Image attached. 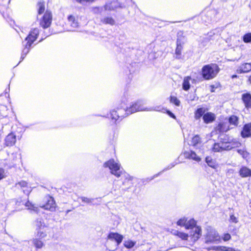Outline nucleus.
I'll use <instances>...</instances> for the list:
<instances>
[{
	"mask_svg": "<svg viewBox=\"0 0 251 251\" xmlns=\"http://www.w3.org/2000/svg\"><path fill=\"white\" fill-rule=\"evenodd\" d=\"M230 221L234 223H237L238 222L237 218L233 214L230 215Z\"/></svg>",
	"mask_w": 251,
	"mask_h": 251,
	"instance_id": "79ce46f5",
	"label": "nucleus"
},
{
	"mask_svg": "<svg viewBox=\"0 0 251 251\" xmlns=\"http://www.w3.org/2000/svg\"><path fill=\"white\" fill-rule=\"evenodd\" d=\"M38 13V14H41L44 13L45 11V2L40 1L37 4Z\"/></svg>",
	"mask_w": 251,
	"mask_h": 251,
	"instance_id": "393cba45",
	"label": "nucleus"
},
{
	"mask_svg": "<svg viewBox=\"0 0 251 251\" xmlns=\"http://www.w3.org/2000/svg\"><path fill=\"white\" fill-rule=\"evenodd\" d=\"M239 173L242 177H247L251 176V170L246 166L242 167Z\"/></svg>",
	"mask_w": 251,
	"mask_h": 251,
	"instance_id": "4468645a",
	"label": "nucleus"
},
{
	"mask_svg": "<svg viewBox=\"0 0 251 251\" xmlns=\"http://www.w3.org/2000/svg\"><path fill=\"white\" fill-rule=\"evenodd\" d=\"M206 243H216L220 241V236L218 232L211 227L206 228V233L204 235Z\"/></svg>",
	"mask_w": 251,
	"mask_h": 251,
	"instance_id": "20e7f679",
	"label": "nucleus"
},
{
	"mask_svg": "<svg viewBox=\"0 0 251 251\" xmlns=\"http://www.w3.org/2000/svg\"><path fill=\"white\" fill-rule=\"evenodd\" d=\"M30 46H29L27 44V42L26 43V45H25V49L23 50L22 55H21V59L22 60H23L24 58L25 57L26 54L29 52V48Z\"/></svg>",
	"mask_w": 251,
	"mask_h": 251,
	"instance_id": "7c9ffc66",
	"label": "nucleus"
},
{
	"mask_svg": "<svg viewBox=\"0 0 251 251\" xmlns=\"http://www.w3.org/2000/svg\"><path fill=\"white\" fill-rule=\"evenodd\" d=\"M206 109L204 107L198 108L195 112L194 117L196 120H199L206 112Z\"/></svg>",
	"mask_w": 251,
	"mask_h": 251,
	"instance_id": "a211bd4d",
	"label": "nucleus"
},
{
	"mask_svg": "<svg viewBox=\"0 0 251 251\" xmlns=\"http://www.w3.org/2000/svg\"><path fill=\"white\" fill-rule=\"evenodd\" d=\"M30 191V190H24V193L28 194H29Z\"/></svg>",
	"mask_w": 251,
	"mask_h": 251,
	"instance_id": "3c124183",
	"label": "nucleus"
},
{
	"mask_svg": "<svg viewBox=\"0 0 251 251\" xmlns=\"http://www.w3.org/2000/svg\"><path fill=\"white\" fill-rule=\"evenodd\" d=\"M238 118H237V117H236V116H234V115L231 116L229 118V123L231 125H233L234 126H237L238 125Z\"/></svg>",
	"mask_w": 251,
	"mask_h": 251,
	"instance_id": "c756f323",
	"label": "nucleus"
},
{
	"mask_svg": "<svg viewBox=\"0 0 251 251\" xmlns=\"http://www.w3.org/2000/svg\"><path fill=\"white\" fill-rule=\"evenodd\" d=\"M5 176V173L4 172V170L2 168H0V179H2Z\"/></svg>",
	"mask_w": 251,
	"mask_h": 251,
	"instance_id": "49530a36",
	"label": "nucleus"
},
{
	"mask_svg": "<svg viewBox=\"0 0 251 251\" xmlns=\"http://www.w3.org/2000/svg\"><path fill=\"white\" fill-rule=\"evenodd\" d=\"M251 123L245 124L242 131H241V136L243 138L249 137L251 135Z\"/></svg>",
	"mask_w": 251,
	"mask_h": 251,
	"instance_id": "f8f14e48",
	"label": "nucleus"
},
{
	"mask_svg": "<svg viewBox=\"0 0 251 251\" xmlns=\"http://www.w3.org/2000/svg\"><path fill=\"white\" fill-rule=\"evenodd\" d=\"M174 234L176 235H177L179 238H181L182 240H187V238L188 237V234L183 232H179L176 230L175 231Z\"/></svg>",
	"mask_w": 251,
	"mask_h": 251,
	"instance_id": "cd10ccee",
	"label": "nucleus"
},
{
	"mask_svg": "<svg viewBox=\"0 0 251 251\" xmlns=\"http://www.w3.org/2000/svg\"><path fill=\"white\" fill-rule=\"evenodd\" d=\"M191 79V77L190 76H186L184 78L182 83V88L184 90L187 91L190 89V80Z\"/></svg>",
	"mask_w": 251,
	"mask_h": 251,
	"instance_id": "aec40b11",
	"label": "nucleus"
},
{
	"mask_svg": "<svg viewBox=\"0 0 251 251\" xmlns=\"http://www.w3.org/2000/svg\"><path fill=\"white\" fill-rule=\"evenodd\" d=\"M251 71V64L249 63H245L240 65L238 69L237 72L238 73H246Z\"/></svg>",
	"mask_w": 251,
	"mask_h": 251,
	"instance_id": "9d476101",
	"label": "nucleus"
},
{
	"mask_svg": "<svg viewBox=\"0 0 251 251\" xmlns=\"http://www.w3.org/2000/svg\"><path fill=\"white\" fill-rule=\"evenodd\" d=\"M174 166H175V165H172V166L170 168H171L173 167Z\"/></svg>",
	"mask_w": 251,
	"mask_h": 251,
	"instance_id": "5fc2aeb1",
	"label": "nucleus"
},
{
	"mask_svg": "<svg viewBox=\"0 0 251 251\" xmlns=\"http://www.w3.org/2000/svg\"><path fill=\"white\" fill-rule=\"evenodd\" d=\"M104 167H108L111 171V173L117 177H119L124 173L123 169L120 164L115 161L114 159H110L103 164Z\"/></svg>",
	"mask_w": 251,
	"mask_h": 251,
	"instance_id": "f03ea898",
	"label": "nucleus"
},
{
	"mask_svg": "<svg viewBox=\"0 0 251 251\" xmlns=\"http://www.w3.org/2000/svg\"><path fill=\"white\" fill-rule=\"evenodd\" d=\"M242 100L245 104V107H251V95L250 93H245L242 95Z\"/></svg>",
	"mask_w": 251,
	"mask_h": 251,
	"instance_id": "ddd939ff",
	"label": "nucleus"
},
{
	"mask_svg": "<svg viewBox=\"0 0 251 251\" xmlns=\"http://www.w3.org/2000/svg\"><path fill=\"white\" fill-rule=\"evenodd\" d=\"M201 143V138L198 135H195L192 139L191 144L193 146H196L199 143Z\"/></svg>",
	"mask_w": 251,
	"mask_h": 251,
	"instance_id": "c85d7f7f",
	"label": "nucleus"
},
{
	"mask_svg": "<svg viewBox=\"0 0 251 251\" xmlns=\"http://www.w3.org/2000/svg\"><path fill=\"white\" fill-rule=\"evenodd\" d=\"M131 106L132 105L126 110H125V108H118L117 111H112L110 113L111 119L114 120V122H116L118 120L121 121L123 118L126 117L129 114H131L129 110Z\"/></svg>",
	"mask_w": 251,
	"mask_h": 251,
	"instance_id": "423d86ee",
	"label": "nucleus"
},
{
	"mask_svg": "<svg viewBox=\"0 0 251 251\" xmlns=\"http://www.w3.org/2000/svg\"><path fill=\"white\" fill-rule=\"evenodd\" d=\"M234 77H237V75H233L232 76V78H234Z\"/></svg>",
	"mask_w": 251,
	"mask_h": 251,
	"instance_id": "603ef678",
	"label": "nucleus"
},
{
	"mask_svg": "<svg viewBox=\"0 0 251 251\" xmlns=\"http://www.w3.org/2000/svg\"><path fill=\"white\" fill-rule=\"evenodd\" d=\"M220 69L216 64L206 65L202 68V76L205 80L212 79L216 77Z\"/></svg>",
	"mask_w": 251,
	"mask_h": 251,
	"instance_id": "f257e3e1",
	"label": "nucleus"
},
{
	"mask_svg": "<svg viewBox=\"0 0 251 251\" xmlns=\"http://www.w3.org/2000/svg\"><path fill=\"white\" fill-rule=\"evenodd\" d=\"M35 225L40 228L45 226V224L41 219H37L35 222Z\"/></svg>",
	"mask_w": 251,
	"mask_h": 251,
	"instance_id": "58836bf2",
	"label": "nucleus"
},
{
	"mask_svg": "<svg viewBox=\"0 0 251 251\" xmlns=\"http://www.w3.org/2000/svg\"><path fill=\"white\" fill-rule=\"evenodd\" d=\"M123 238V236L118 233L111 232L109 233L107 236V239L112 241H115L116 242V248L112 251H114L117 249L118 246L122 242Z\"/></svg>",
	"mask_w": 251,
	"mask_h": 251,
	"instance_id": "0eeeda50",
	"label": "nucleus"
},
{
	"mask_svg": "<svg viewBox=\"0 0 251 251\" xmlns=\"http://www.w3.org/2000/svg\"><path fill=\"white\" fill-rule=\"evenodd\" d=\"M45 209L53 211L55 208V203L54 199L52 197L48 198L47 203L42 206Z\"/></svg>",
	"mask_w": 251,
	"mask_h": 251,
	"instance_id": "9b49d317",
	"label": "nucleus"
},
{
	"mask_svg": "<svg viewBox=\"0 0 251 251\" xmlns=\"http://www.w3.org/2000/svg\"><path fill=\"white\" fill-rule=\"evenodd\" d=\"M27 182L25 181H21L18 182L16 185H20L21 187H25L27 186Z\"/></svg>",
	"mask_w": 251,
	"mask_h": 251,
	"instance_id": "c03bdc74",
	"label": "nucleus"
},
{
	"mask_svg": "<svg viewBox=\"0 0 251 251\" xmlns=\"http://www.w3.org/2000/svg\"><path fill=\"white\" fill-rule=\"evenodd\" d=\"M184 155L186 158L192 159L198 162L201 160V158L197 156L196 153L192 151L185 152Z\"/></svg>",
	"mask_w": 251,
	"mask_h": 251,
	"instance_id": "f3484780",
	"label": "nucleus"
},
{
	"mask_svg": "<svg viewBox=\"0 0 251 251\" xmlns=\"http://www.w3.org/2000/svg\"><path fill=\"white\" fill-rule=\"evenodd\" d=\"M230 238H231V236L229 234L226 233L224 234L223 238L225 241H228L230 239Z\"/></svg>",
	"mask_w": 251,
	"mask_h": 251,
	"instance_id": "a18cd8bd",
	"label": "nucleus"
},
{
	"mask_svg": "<svg viewBox=\"0 0 251 251\" xmlns=\"http://www.w3.org/2000/svg\"><path fill=\"white\" fill-rule=\"evenodd\" d=\"M46 234L43 231H38L37 233V236L40 238H44L46 237Z\"/></svg>",
	"mask_w": 251,
	"mask_h": 251,
	"instance_id": "a19ab883",
	"label": "nucleus"
},
{
	"mask_svg": "<svg viewBox=\"0 0 251 251\" xmlns=\"http://www.w3.org/2000/svg\"><path fill=\"white\" fill-rule=\"evenodd\" d=\"M243 40L245 43H250L251 42V33L246 34L243 36Z\"/></svg>",
	"mask_w": 251,
	"mask_h": 251,
	"instance_id": "c9c22d12",
	"label": "nucleus"
},
{
	"mask_svg": "<svg viewBox=\"0 0 251 251\" xmlns=\"http://www.w3.org/2000/svg\"><path fill=\"white\" fill-rule=\"evenodd\" d=\"M167 114L171 117L174 118V119H176V116H175V115L172 113L171 111H167Z\"/></svg>",
	"mask_w": 251,
	"mask_h": 251,
	"instance_id": "09e8293b",
	"label": "nucleus"
},
{
	"mask_svg": "<svg viewBox=\"0 0 251 251\" xmlns=\"http://www.w3.org/2000/svg\"><path fill=\"white\" fill-rule=\"evenodd\" d=\"M39 34V30L38 28H34L30 31L28 36L25 38V41L27 44L31 46V44L37 38Z\"/></svg>",
	"mask_w": 251,
	"mask_h": 251,
	"instance_id": "1a4fd4ad",
	"label": "nucleus"
},
{
	"mask_svg": "<svg viewBox=\"0 0 251 251\" xmlns=\"http://www.w3.org/2000/svg\"><path fill=\"white\" fill-rule=\"evenodd\" d=\"M25 206L27 207L28 209L33 211L35 212H37L38 207L35 206L33 204L30 203L29 201L25 203Z\"/></svg>",
	"mask_w": 251,
	"mask_h": 251,
	"instance_id": "bb28decb",
	"label": "nucleus"
},
{
	"mask_svg": "<svg viewBox=\"0 0 251 251\" xmlns=\"http://www.w3.org/2000/svg\"><path fill=\"white\" fill-rule=\"evenodd\" d=\"M205 161L209 166L213 168H215V163L211 157L208 156L206 157L205 158Z\"/></svg>",
	"mask_w": 251,
	"mask_h": 251,
	"instance_id": "2f4dec72",
	"label": "nucleus"
},
{
	"mask_svg": "<svg viewBox=\"0 0 251 251\" xmlns=\"http://www.w3.org/2000/svg\"><path fill=\"white\" fill-rule=\"evenodd\" d=\"M215 114L211 112H207L203 116V121L206 124L212 123L215 120Z\"/></svg>",
	"mask_w": 251,
	"mask_h": 251,
	"instance_id": "2eb2a0df",
	"label": "nucleus"
},
{
	"mask_svg": "<svg viewBox=\"0 0 251 251\" xmlns=\"http://www.w3.org/2000/svg\"><path fill=\"white\" fill-rule=\"evenodd\" d=\"M170 102L172 103H174L177 106H179L180 104V100L175 96H171L170 97Z\"/></svg>",
	"mask_w": 251,
	"mask_h": 251,
	"instance_id": "72a5a7b5",
	"label": "nucleus"
},
{
	"mask_svg": "<svg viewBox=\"0 0 251 251\" xmlns=\"http://www.w3.org/2000/svg\"><path fill=\"white\" fill-rule=\"evenodd\" d=\"M76 2L80 3V4H84L85 2H93L95 0H75Z\"/></svg>",
	"mask_w": 251,
	"mask_h": 251,
	"instance_id": "de8ad7c7",
	"label": "nucleus"
},
{
	"mask_svg": "<svg viewBox=\"0 0 251 251\" xmlns=\"http://www.w3.org/2000/svg\"><path fill=\"white\" fill-rule=\"evenodd\" d=\"M80 199H81V200L83 202H86L87 203L92 202L93 200V199H89V198H88L86 197H81Z\"/></svg>",
	"mask_w": 251,
	"mask_h": 251,
	"instance_id": "ea45409f",
	"label": "nucleus"
},
{
	"mask_svg": "<svg viewBox=\"0 0 251 251\" xmlns=\"http://www.w3.org/2000/svg\"><path fill=\"white\" fill-rule=\"evenodd\" d=\"M4 1V5H7L10 2V0H2Z\"/></svg>",
	"mask_w": 251,
	"mask_h": 251,
	"instance_id": "8fccbe9b",
	"label": "nucleus"
},
{
	"mask_svg": "<svg viewBox=\"0 0 251 251\" xmlns=\"http://www.w3.org/2000/svg\"><path fill=\"white\" fill-rule=\"evenodd\" d=\"M136 244V242L128 240L124 241V245L127 249H131L133 248Z\"/></svg>",
	"mask_w": 251,
	"mask_h": 251,
	"instance_id": "b1692460",
	"label": "nucleus"
},
{
	"mask_svg": "<svg viewBox=\"0 0 251 251\" xmlns=\"http://www.w3.org/2000/svg\"><path fill=\"white\" fill-rule=\"evenodd\" d=\"M196 222L194 219H191L186 221L185 228L186 229H193V231L190 235L191 238L193 241L198 240L201 234V228L199 226H195Z\"/></svg>",
	"mask_w": 251,
	"mask_h": 251,
	"instance_id": "7ed1b4c3",
	"label": "nucleus"
},
{
	"mask_svg": "<svg viewBox=\"0 0 251 251\" xmlns=\"http://www.w3.org/2000/svg\"><path fill=\"white\" fill-rule=\"evenodd\" d=\"M161 107L160 106H156L155 107H151L149 108H146L144 106L141 101H137V102L133 104L132 106L129 108L130 113H133L137 111H160Z\"/></svg>",
	"mask_w": 251,
	"mask_h": 251,
	"instance_id": "39448f33",
	"label": "nucleus"
},
{
	"mask_svg": "<svg viewBox=\"0 0 251 251\" xmlns=\"http://www.w3.org/2000/svg\"><path fill=\"white\" fill-rule=\"evenodd\" d=\"M218 249L219 251H234L235 250L232 248L226 247L224 246L219 247Z\"/></svg>",
	"mask_w": 251,
	"mask_h": 251,
	"instance_id": "e433bc0d",
	"label": "nucleus"
},
{
	"mask_svg": "<svg viewBox=\"0 0 251 251\" xmlns=\"http://www.w3.org/2000/svg\"><path fill=\"white\" fill-rule=\"evenodd\" d=\"M177 47L176 50V58L179 59L180 58V55L181 53V50L182 49V46L181 45V42L179 39H177L176 41Z\"/></svg>",
	"mask_w": 251,
	"mask_h": 251,
	"instance_id": "6ab92c4d",
	"label": "nucleus"
},
{
	"mask_svg": "<svg viewBox=\"0 0 251 251\" xmlns=\"http://www.w3.org/2000/svg\"><path fill=\"white\" fill-rule=\"evenodd\" d=\"M221 147H222V151L226 150L229 151L233 149V146H231L229 142L220 143Z\"/></svg>",
	"mask_w": 251,
	"mask_h": 251,
	"instance_id": "4be33fe9",
	"label": "nucleus"
},
{
	"mask_svg": "<svg viewBox=\"0 0 251 251\" xmlns=\"http://www.w3.org/2000/svg\"><path fill=\"white\" fill-rule=\"evenodd\" d=\"M231 146H233V148L235 147H238L240 146L241 144L237 141H232L231 142H229Z\"/></svg>",
	"mask_w": 251,
	"mask_h": 251,
	"instance_id": "37998d69",
	"label": "nucleus"
},
{
	"mask_svg": "<svg viewBox=\"0 0 251 251\" xmlns=\"http://www.w3.org/2000/svg\"><path fill=\"white\" fill-rule=\"evenodd\" d=\"M52 20L51 13L50 12L47 11L44 14L42 20L40 22V25L44 28L50 26Z\"/></svg>",
	"mask_w": 251,
	"mask_h": 251,
	"instance_id": "6e6552de",
	"label": "nucleus"
},
{
	"mask_svg": "<svg viewBox=\"0 0 251 251\" xmlns=\"http://www.w3.org/2000/svg\"><path fill=\"white\" fill-rule=\"evenodd\" d=\"M249 80L251 83V75L250 76V77L249 78Z\"/></svg>",
	"mask_w": 251,
	"mask_h": 251,
	"instance_id": "864d4df0",
	"label": "nucleus"
},
{
	"mask_svg": "<svg viewBox=\"0 0 251 251\" xmlns=\"http://www.w3.org/2000/svg\"><path fill=\"white\" fill-rule=\"evenodd\" d=\"M101 22L104 24H109L110 25H114L115 24L114 20L111 17H105L101 20Z\"/></svg>",
	"mask_w": 251,
	"mask_h": 251,
	"instance_id": "5701e85b",
	"label": "nucleus"
},
{
	"mask_svg": "<svg viewBox=\"0 0 251 251\" xmlns=\"http://www.w3.org/2000/svg\"><path fill=\"white\" fill-rule=\"evenodd\" d=\"M222 148L220 143H215L212 148V151L214 152H221L222 151Z\"/></svg>",
	"mask_w": 251,
	"mask_h": 251,
	"instance_id": "f704fd0d",
	"label": "nucleus"
},
{
	"mask_svg": "<svg viewBox=\"0 0 251 251\" xmlns=\"http://www.w3.org/2000/svg\"><path fill=\"white\" fill-rule=\"evenodd\" d=\"M68 22L70 25L74 28L77 27L79 25L75 17L73 15H70L68 17Z\"/></svg>",
	"mask_w": 251,
	"mask_h": 251,
	"instance_id": "412c9836",
	"label": "nucleus"
},
{
	"mask_svg": "<svg viewBox=\"0 0 251 251\" xmlns=\"http://www.w3.org/2000/svg\"><path fill=\"white\" fill-rule=\"evenodd\" d=\"M186 221H187V219L185 218L180 219L177 222V225L178 226H185Z\"/></svg>",
	"mask_w": 251,
	"mask_h": 251,
	"instance_id": "4c0bfd02",
	"label": "nucleus"
},
{
	"mask_svg": "<svg viewBox=\"0 0 251 251\" xmlns=\"http://www.w3.org/2000/svg\"><path fill=\"white\" fill-rule=\"evenodd\" d=\"M5 140L7 146H13L16 141V136L13 133H10L6 137Z\"/></svg>",
	"mask_w": 251,
	"mask_h": 251,
	"instance_id": "dca6fc26",
	"label": "nucleus"
},
{
	"mask_svg": "<svg viewBox=\"0 0 251 251\" xmlns=\"http://www.w3.org/2000/svg\"><path fill=\"white\" fill-rule=\"evenodd\" d=\"M239 154H240L243 158H247L249 156V153L244 149H238L237 150Z\"/></svg>",
	"mask_w": 251,
	"mask_h": 251,
	"instance_id": "473e14b6",
	"label": "nucleus"
},
{
	"mask_svg": "<svg viewBox=\"0 0 251 251\" xmlns=\"http://www.w3.org/2000/svg\"><path fill=\"white\" fill-rule=\"evenodd\" d=\"M32 243L37 249H41L44 246L43 242L38 239H34Z\"/></svg>",
	"mask_w": 251,
	"mask_h": 251,
	"instance_id": "a878e982",
	"label": "nucleus"
}]
</instances>
